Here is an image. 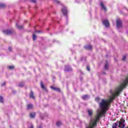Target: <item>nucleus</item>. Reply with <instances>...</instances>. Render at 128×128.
<instances>
[{"instance_id": "nucleus-17", "label": "nucleus", "mask_w": 128, "mask_h": 128, "mask_svg": "<svg viewBox=\"0 0 128 128\" xmlns=\"http://www.w3.org/2000/svg\"><path fill=\"white\" fill-rule=\"evenodd\" d=\"M108 62H106L104 66V68L105 70H108Z\"/></svg>"}, {"instance_id": "nucleus-14", "label": "nucleus", "mask_w": 128, "mask_h": 128, "mask_svg": "<svg viewBox=\"0 0 128 128\" xmlns=\"http://www.w3.org/2000/svg\"><path fill=\"white\" fill-rule=\"evenodd\" d=\"M34 106H32V104H28V110H32Z\"/></svg>"}, {"instance_id": "nucleus-7", "label": "nucleus", "mask_w": 128, "mask_h": 128, "mask_svg": "<svg viewBox=\"0 0 128 128\" xmlns=\"http://www.w3.org/2000/svg\"><path fill=\"white\" fill-rule=\"evenodd\" d=\"M64 70L66 72H70V70H72V68L70 66H66Z\"/></svg>"}, {"instance_id": "nucleus-2", "label": "nucleus", "mask_w": 128, "mask_h": 128, "mask_svg": "<svg viewBox=\"0 0 128 128\" xmlns=\"http://www.w3.org/2000/svg\"><path fill=\"white\" fill-rule=\"evenodd\" d=\"M116 27L118 28H122V20L120 19H118L116 20Z\"/></svg>"}, {"instance_id": "nucleus-6", "label": "nucleus", "mask_w": 128, "mask_h": 128, "mask_svg": "<svg viewBox=\"0 0 128 128\" xmlns=\"http://www.w3.org/2000/svg\"><path fill=\"white\" fill-rule=\"evenodd\" d=\"M3 34H12V30H4Z\"/></svg>"}, {"instance_id": "nucleus-10", "label": "nucleus", "mask_w": 128, "mask_h": 128, "mask_svg": "<svg viewBox=\"0 0 128 128\" xmlns=\"http://www.w3.org/2000/svg\"><path fill=\"white\" fill-rule=\"evenodd\" d=\"M82 100H88L90 98V96L88 95H84L82 96Z\"/></svg>"}, {"instance_id": "nucleus-28", "label": "nucleus", "mask_w": 128, "mask_h": 128, "mask_svg": "<svg viewBox=\"0 0 128 128\" xmlns=\"http://www.w3.org/2000/svg\"><path fill=\"white\" fill-rule=\"evenodd\" d=\"M126 56H124L123 58L122 59L123 62H124V60H126Z\"/></svg>"}, {"instance_id": "nucleus-9", "label": "nucleus", "mask_w": 128, "mask_h": 128, "mask_svg": "<svg viewBox=\"0 0 128 128\" xmlns=\"http://www.w3.org/2000/svg\"><path fill=\"white\" fill-rule=\"evenodd\" d=\"M84 48L86 50H92V46L90 45H87L84 46Z\"/></svg>"}, {"instance_id": "nucleus-8", "label": "nucleus", "mask_w": 128, "mask_h": 128, "mask_svg": "<svg viewBox=\"0 0 128 128\" xmlns=\"http://www.w3.org/2000/svg\"><path fill=\"white\" fill-rule=\"evenodd\" d=\"M51 88L54 90H55L56 92H60V88L54 87V86H51Z\"/></svg>"}, {"instance_id": "nucleus-13", "label": "nucleus", "mask_w": 128, "mask_h": 128, "mask_svg": "<svg viewBox=\"0 0 128 128\" xmlns=\"http://www.w3.org/2000/svg\"><path fill=\"white\" fill-rule=\"evenodd\" d=\"M88 112L89 116H92V110L91 109H89L88 110Z\"/></svg>"}, {"instance_id": "nucleus-18", "label": "nucleus", "mask_w": 128, "mask_h": 128, "mask_svg": "<svg viewBox=\"0 0 128 128\" xmlns=\"http://www.w3.org/2000/svg\"><path fill=\"white\" fill-rule=\"evenodd\" d=\"M118 122H115L113 125L112 128H116V127L118 126Z\"/></svg>"}, {"instance_id": "nucleus-35", "label": "nucleus", "mask_w": 128, "mask_h": 128, "mask_svg": "<svg viewBox=\"0 0 128 128\" xmlns=\"http://www.w3.org/2000/svg\"><path fill=\"white\" fill-rule=\"evenodd\" d=\"M76 2H80V1H78V0H76Z\"/></svg>"}, {"instance_id": "nucleus-20", "label": "nucleus", "mask_w": 128, "mask_h": 128, "mask_svg": "<svg viewBox=\"0 0 128 128\" xmlns=\"http://www.w3.org/2000/svg\"><path fill=\"white\" fill-rule=\"evenodd\" d=\"M18 86L20 88H22V86H24V84L22 82H20Z\"/></svg>"}, {"instance_id": "nucleus-34", "label": "nucleus", "mask_w": 128, "mask_h": 128, "mask_svg": "<svg viewBox=\"0 0 128 128\" xmlns=\"http://www.w3.org/2000/svg\"><path fill=\"white\" fill-rule=\"evenodd\" d=\"M36 32H40V31L36 30Z\"/></svg>"}, {"instance_id": "nucleus-4", "label": "nucleus", "mask_w": 128, "mask_h": 128, "mask_svg": "<svg viewBox=\"0 0 128 128\" xmlns=\"http://www.w3.org/2000/svg\"><path fill=\"white\" fill-rule=\"evenodd\" d=\"M102 24L106 26V28H108L110 26V22L108 20H105L102 21Z\"/></svg>"}, {"instance_id": "nucleus-5", "label": "nucleus", "mask_w": 128, "mask_h": 128, "mask_svg": "<svg viewBox=\"0 0 128 128\" xmlns=\"http://www.w3.org/2000/svg\"><path fill=\"white\" fill-rule=\"evenodd\" d=\"M100 6H101L102 10H104V12H106V6H104V2L101 1L100 2Z\"/></svg>"}, {"instance_id": "nucleus-25", "label": "nucleus", "mask_w": 128, "mask_h": 128, "mask_svg": "<svg viewBox=\"0 0 128 128\" xmlns=\"http://www.w3.org/2000/svg\"><path fill=\"white\" fill-rule=\"evenodd\" d=\"M14 68V66H8L9 70H12V68Z\"/></svg>"}, {"instance_id": "nucleus-32", "label": "nucleus", "mask_w": 128, "mask_h": 128, "mask_svg": "<svg viewBox=\"0 0 128 128\" xmlns=\"http://www.w3.org/2000/svg\"><path fill=\"white\" fill-rule=\"evenodd\" d=\"M6 86V82H4L2 84V86Z\"/></svg>"}, {"instance_id": "nucleus-12", "label": "nucleus", "mask_w": 128, "mask_h": 128, "mask_svg": "<svg viewBox=\"0 0 128 128\" xmlns=\"http://www.w3.org/2000/svg\"><path fill=\"white\" fill-rule=\"evenodd\" d=\"M16 26L17 28H18L19 30H22V28H24V26L22 25L19 26L18 24H16Z\"/></svg>"}, {"instance_id": "nucleus-3", "label": "nucleus", "mask_w": 128, "mask_h": 128, "mask_svg": "<svg viewBox=\"0 0 128 128\" xmlns=\"http://www.w3.org/2000/svg\"><path fill=\"white\" fill-rule=\"evenodd\" d=\"M61 12H62L64 16H66L68 14V9L66 8V7L64 6L63 8H62Z\"/></svg>"}, {"instance_id": "nucleus-33", "label": "nucleus", "mask_w": 128, "mask_h": 128, "mask_svg": "<svg viewBox=\"0 0 128 128\" xmlns=\"http://www.w3.org/2000/svg\"><path fill=\"white\" fill-rule=\"evenodd\" d=\"M30 128H34V125L32 124H31Z\"/></svg>"}, {"instance_id": "nucleus-24", "label": "nucleus", "mask_w": 128, "mask_h": 128, "mask_svg": "<svg viewBox=\"0 0 128 128\" xmlns=\"http://www.w3.org/2000/svg\"><path fill=\"white\" fill-rule=\"evenodd\" d=\"M5 6H6V5L4 4L0 3V8H4Z\"/></svg>"}, {"instance_id": "nucleus-36", "label": "nucleus", "mask_w": 128, "mask_h": 128, "mask_svg": "<svg viewBox=\"0 0 128 128\" xmlns=\"http://www.w3.org/2000/svg\"><path fill=\"white\" fill-rule=\"evenodd\" d=\"M103 74H104V72Z\"/></svg>"}, {"instance_id": "nucleus-11", "label": "nucleus", "mask_w": 128, "mask_h": 128, "mask_svg": "<svg viewBox=\"0 0 128 128\" xmlns=\"http://www.w3.org/2000/svg\"><path fill=\"white\" fill-rule=\"evenodd\" d=\"M30 98H33V100H34V92H32V91L30 92Z\"/></svg>"}, {"instance_id": "nucleus-23", "label": "nucleus", "mask_w": 128, "mask_h": 128, "mask_svg": "<svg viewBox=\"0 0 128 128\" xmlns=\"http://www.w3.org/2000/svg\"><path fill=\"white\" fill-rule=\"evenodd\" d=\"M0 102H4V98L2 96H0Z\"/></svg>"}, {"instance_id": "nucleus-26", "label": "nucleus", "mask_w": 128, "mask_h": 128, "mask_svg": "<svg viewBox=\"0 0 128 128\" xmlns=\"http://www.w3.org/2000/svg\"><path fill=\"white\" fill-rule=\"evenodd\" d=\"M31 2H33L34 4H36V0H30Z\"/></svg>"}, {"instance_id": "nucleus-16", "label": "nucleus", "mask_w": 128, "mask_h": 128, "mask_svg": "<svg viewBox=\"0 0 128 128\" xmlns=\"http://www.w3.org/2000/svg\"><path fill=\"white\" fill-rule=\"evenodd\" d=\"M30 116L32 118H34V116H36V113H34V112L30 113Z\"/></svg>"}, {"instance_id": "nucleus-27", "label": "nucleus", "mask_w": 128, "mask_h": 128, "mask_svg": "<svg viewBox=\"0 0 128 128\" xmlns=\"http://www.w3.org/2000/svg\"><path fill=\"white\" fill-rule=\"evenodd\" d=\"M86 70H88V72H90V66H86Z\"/></svg>"}, {"instance_id": "nucleus-22", "label": "nucleus", "mask_w": 128, "mask_h": 128, "mask_svg": "<svg viewBox=\"0 0 128 128\" xmlns=\"http://www.w3.org/2000/svg\"><path fill=\"white\" fill-rule=\"evenodd\" d=\"M32 38L33 40H36V34H33Z\"/></svg>"}, {"instance_id": "nucleus-29", "label": "nucleus", "mask_w": 128, "mask_h": 128, "mask_svg": "<svg viewBox=\"0 0 128 128\" xmlns=\"http://www.w3.org/2000/svg\"><path fill=\"white\" fill-rule=\"evenodd\" d=\"M96 102H98V100H100V98H96Z\"/></svg>"}, {"instance_id": "nucleus-31", "label": "nucleus", "mask_w": 128, "mask_h": 128, "mask_svg": "<svg viewBox=\"0 0 128 128\" xmlns=\"http://www.w3.org/2000/svg\"><path fill=\"white\" fill-rule=\"evenodd\" d=\"M38 128H42V126L40 125L39 126H38Z\"/></svg>"}, {"instance_id": "nucleus-15", "label": "nucleus", "mask_w": 128, "mask_h": 128, "mask_svg": "<svg viewBox=\"0 0 128 128\" xmlns=\"http://www.w3.org/2000/svg\"><path fill=\"white\" fill-rule=\"evenodd\" d=\"M40 86L42 88L43 90H46V87H44V84L42 82H40Z\"/></svg>"}, {"instance_id": "nucleus-1", "label": "nucleus", "mask_w": 128, "mask_h": 128, "mask_svg": "<svg viewBox=\"0 0 128 128\" xmlns=\"http://www.w3.org/2000/svg\"><path fill=\"white\" fill-rule=\"evenodd\" d=\"M124 122H126V120L124 119H120L119 123H118V128H126V124H124Z\"/></svg>"}, {"instance_id": "nucleus-30", "label": "nucleus", "mask_w": 128, "mask_h": 128, "mask_svg": "<svg viewBox=\"0 0 128 128\" xmlns=\"http://www.w3.org/2000/svg\"><path fill=\"white\" fill-rule=\"evenodd\" d=\"M8 50H10V52H12V47H9V48H8Z\"/></svg>"}, {"instance_id": "nucleus-19", "label": "nucleus", "mask_w": 128, "mask_h": 128, "mask_svg": "<svg viewBox=\"0 0 128 128\" xmlns=\"http://www.w3.org/2000/svg\"><path fill=\"white\" fill-rule=\"evenodd\" d=\"M54 4H60V2L58 0H54Z\"/></svg>"}, {"instance_id": "nucleus-21", "label": "nucleus", "mask_w": 128, "mask_h": 128, "mask_svg": "<svg viewBox=\"0 0 128 128\" xmlns=\"http://www.w3.org/2000/svg\"><path fill=\"white\" fill-rule=\"evenodd\" d=\"M57 126H62V122H58L56 123Z\"/></svg>"}]
</instances>
